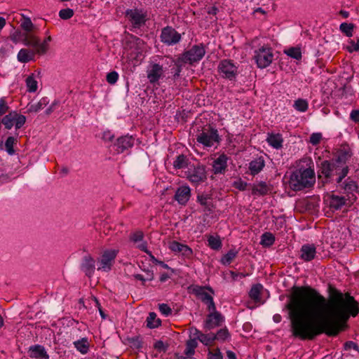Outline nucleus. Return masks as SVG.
Segmentation results:
<instances>
[{
	"label": "nucleus",
	"mask_w": 359,
	"mask_h": 359,
	"mask_svg": "<svg viewBox=\"0 0 359 359\" xmlns=\"http://www.w3.org/2000/svg\"><path fill=\"white\" fill-rule=\"evenodd\" d=\"M328 299L311 286H293L285 308L294 337L313 340L320 334L335 337L347 327L350 316L359 313L358 302L348 292L331 285Z\"/></svg>",
	"instance_id": "1"
},
{
	"label": "nucleus",
	"mask_w": 359,
	"mask_h": 359,
	"mask_svg": "<svg viewBox=\"0 0 359 359\" xmlns=\"http://www.w3.org/2000/svg\"><path fill=\"white\" fill-rule=\"evenodd\" d=\"M318 177L323 184L332 181L341 182L348 175L349 168L348 165H338L334 160H323L317 163Z\"/></svg>",
	"instance_id": "2"
},
{
	"label": "nucleus",
	"mask_w": 359,
	"mask_h": 359,
	"mask_svg": "<svg viewBox=\"0 0 359 359\" xmlns=\"http://www.w3.org/2000/svg\"><path fill=\"white\" fill-rule=\"evenodd\" d=\"M315 182V172L311 168L298 169L290 177L289 186L293 191L311 187Z\"/></svg>",
	"instance_id": "3"
},
{
	"label": "nucleus",
	"mask_w": 359,
	"mask_h": 359,
	"mask_svg": "<svg viewBox=\"0 0 359 359\" xmlns=\"http://www.w3.org/2000/svg\"><path fill=\"white\" fill-rule=\"evenodd\" d=\"M189 289L191 292L198 298L204 304L207 306V310L215 309V303L214 302L213 296L215 295V290L209 285L201 286L198 285H192Z\"/></svg>",
	"instance_id": "4"
},
{
	"label": "nucleus",
	"mask_w": 359,
	"mask_h": 359,
	"mask_svg": "<svg viewBox=\"0 0 359 359\" xmlns=\"http://www.w3.org/2000/svg\"><path fill=\"white\" fill-rule=\"evenodd\" d=\"M196 140L204 147H210L215 144H218L221 139L217 130L208 125L203 127L202 130L198 132Z\"/></svg>",
	"instance_id": "5"
},
{
	"label": "nucleus",
	"mask_w": 359,
	"mask_h": 359,
	"mask_svg": "<svg viewBox=\"0 0 359 359\" xmlns=\"http://www.w3.org/2000/svg\"><path fill=\"white\" fill-rule=\"evenodd\" d=\"M185 174L187 180L194 185L201 184L207 180L205 166L201 163L190 165Z\"/></svg>",
	"instance_id": "6"
},
{
	"label": "nucleus",
	"mask_w": 359,
	"mask_h": 359,
	"mask_svg": "<svg viewBox=\"0 0 359 359\" xmlns=\"http://www.w3.org/2000/svg\"><path fill=\"white\" fill-rule=\"evenodd\" d=\"M254 59L259 68L269 67L273 60L272 48L269 46H263L255 50Z\"/></svg>",
	"instance_id": "7"
},
{
	"label": "nucleus",
	"mask_w": 359,
	"mask_h": 359,
	"mask_svg": "<svg viewBox=\"0 0 359 359\" xmlns=\"http://www.w3.org/2000/svg\"><path fill=\"white\" fill-rule=\"evenodd\" d=\"M218 72L219 75L229 81L236 79L238 75V67L230 60H222L218 65Z\"/></svg>",
	"instance_id": "8"
},
{
	"label": "nucleus",
	"mask_w": 359,
	"mask_h": 359,
	"mask_svg": "<svg viewBox=\"0 0 359 359\" xmlns=\"http://www.w3.org/2000/svg\"><path fill=\"white\" fill-rule=\"evenodd\" d=\"M125 16L135 29L144 26L147 21V13L142 9H128L126 11Z\"/></svg>",
	"instance_id": "9"
},
{
	"label": "nucleus",
	"mask_w": 359,
	"mask_h": 359,
	"mask_svg": "<svg viewBox=\"0 0 359 359\" xmlns=\"http://www.w3.org/2000/svg\"><path fill=\"white\" fill-rule=\"evenodd\" d=\"M161 41L168 46H175L182 40V35L171 26H166L161 29Z\"/></svg>",
	"instance_id": "10"
},
{
	"label": "nucleus",
	"mask_w": 359,
	"mask_h": 359,
	"mask_svg": "<svg viewBox=\"0 0 359 359\" xmlns=\"http://www.w3.org/2000/svg\"><path fill=\"white\" fill-rule=\"evenodd\" d=\"M205 54V47L203 43H201L193 46L189 50L184 51L180 55L188 64L193 65L200 61Z\"/></svg>",
	"instance_id": "11"
},
{
	"label": "nucleus",
	"mask_w": 359,
	"mask_h": 359,
	"mask_svg": "<svg viewBox=\"0 0 359 359\" xmlns=\"http://www.w3.org/2000/svg\"><path fill=\"white\" fill-rule=\"evenodd\" d=\"M117 251L115 250H105L98 260L100 266L97 270L106 272L109 271L114 263Z\"/></svg>",
	"instance_id": "12"
},
{
	"label": "nucleus",
	"mask_w": 359,
	"mask_h": 359,
	"mask_svg": "<svg viewBox=\"0 0 359 359\" xmlns=\"http://www.w3.org/2000/svg\"><path fill=\"white\" fill-rule=\"evenodd\" d=\"M135 139L132 135H126L118 137L113 144L117 154L128 151L134 146Z\"/></svg>",
	"instance_id": "13"
},
{
	"label": "nucleus",
	"mask_w": 359,
	"mask_h": 359,
	"mask_svg": "<svg viewBox=\"0 0 359 359\" xmlns=\"http://www.w3.org/2000/svg\"><path fill=\"white\" fill-rule=\"evenodd\" d=\"M80 270L90 279L95 271V260L89 254L86 255L81 259Z\"/></svg>",
	"instance_id": "14"
},
{
	"label": "nucleus",
	"mask_w": 359,
	"mask_h": 359,
	"mask_svg": "<svg viewBox=\"0 0 359 359\" xmlns=\"http://www.w3.org/2000/svg\"><path fill=\"white\" fill-rule=\"evenodd\" d=\"M147 79L151 84L157 83L163 74V66L158 64L151 62L148 67Z\"/></svg>",
	"instance_id": "15"
},
{
	"label": "nucleus",
	"mask_w": 359,
	"mask_h": 359,
	"mask_svg": "<svg viewBox=\"0 0 359 359\" xmlns=\"http://www.w3.org/2000/svg\"><path fill=\"white\" fill-rule=\"evenodd\" d=\"M210 313L207 316L205 320L204 327L207 330H212L214 327L220 326L224 320V318L222 314L218 312L216 309L209 311Z\"/></svg>",
	"instance_id": "16"
},
{
	"label": "nucleus",
	"mask_w": 359,
	"mask_h": 359,
	"mask_svg": "<svg viewBox=\"0 0 359 359\" xmlns=\"http://www.w3.org/2000/svg\"><path fill=\"white\" fill-rule=\"evenodd\" d=\"M339 187L344 190V192L347 194L348 199L354 196L353 193L358 191L357 182L350 177H347L344 180H342L341 182H337Z\"/></svg>",
	"instance_id": "17"
},
{
	"label": "nucleus",
	"mask_w": 359,
	"mask_h": 359,
	"mask_svg": "<svg viewBox=\"0 0 359 359\" xmlns=\"http://www.w3.org/2000/svg\"><path fill=\"white\" fill-rule=\"evenodd\" d=\"M191 197V189L187 185L179 187L175 194L174 199L181 205H185Z\"/></svg>",
	"instance_id": "18"
},
{
	"label": "nucleus",
	"mask_w": 359,
	"mask_h": 359,
	"mask_svg": "<svg viewBox=\"0 0 359 359\" xmlns=\"http://www.w3.org/2000/svg\"><path fill=\"white\" fill-rule=\"evenodd\" d=\"M227 160L228 156L222 154L213 161L212 168L215 175L225 172L227 168Z\"/></svg>",
	"instance_id": "19"
},
{
	"label": "nucleus",
	"mask_w": 359,
	"mask_h": 359,
	"mask_svg": "<svg viewBox=\"0 0 359 359\" xmlns=\"http://www.w3.org/2000/svg\"><path fill=\"white\" fill-rule=\"evenodd\" d=\"M300 257L305 262L313 260L316 254V248L313 244L303 245L300 250Z\"/></svg>",
	"instance_id": "20"
},
{
	"label": "nucleus",
	"mask_w": 359,
	"mask_h": 359,
	"mask_svg": "<svg viewBox=\"0 0 359 359\" xmlns=\"http://www.w3.org/2000/svg\"><path fill=\"white\" fill-rule=\"evenodd\" d=\"M29 356L32 358L48 359L49 355L47 353L45 348L41 345H34L29 348Z\"/></svg>",
	"instance_id": "21"
},
{
	"label": "nucleus",
	"mask_w": 359,
	"mask_h": 359,
	"mask_svg": "<svg viewBox=\"0 0 359 359\" xmlns=\"http://www.w3.org/2000/svg\"><path fill=\"white\" fill-rule=\"evenodd\" d=\"M351 151L348 147L340 148L336 154V158L334 161L338 165H346V163L351 157Z\"/></svg>",
	"instance_id": "22"
},
{
	"label": "nucleus",
	"mask_w": 359,
	"mask_h": 359,
	"mask_svg": "<svg viewBox=\"0 0 359 359\" xmlns=\"http://www.w3.org/2000/svg\"><path fill=\"white\" fill-rule=\"evenodd\" d=\"M265 166V161L262 156L255 158L249 163V170L253 176L259 173Z\"/></svg>",
	"instance_id": "23"
},
{
	"label": "nucleus",
	"mask_w": 359,
	"mask_h": 359,
	"mask_svg": "<svg viewBox=\"0 0 359 359\" xmlns=\"http://www.w3.org/2000/svg\"><path fill=\"white\" fill-rule=\"evenodd\" d=\"M266 140L274 149H280L283 147V138L280 133H268Z\"/></svg>",
	"instance_id": "24"
},
{
	"label": "nucleus",
	"mask_w": 359,
	"mask_h": 359,
	"mask_svg": "<svg viewBox=\"0 0 359 359\" xmlns=\"http://www.w3.org/2000/svg\"><path fill=\"white\" fill-rule=\"evenodd\" d=\"M36 54H37L36 50L22 48L18 53V60L22 63L29 62L34 60Z\"/></svg>",
	"instance_id": "25"
},
{
	"label": "nucleus",
	"mask_w": 359,
	"mask_h": 359,
	"mask_svg": "<svg viewBox=\"0 0 359 359\" xmlns=\"http://www.w3.org/2000/svg\"><path fill=\"white\" fill-rule=\"evenodd\" d=\"M347 200L344 196L332 194L329 198V206L334 210H340L346 204Z\"/></svg>",
	"instance_id": "26"
},
{
	"label": "nucleus",
	"mask_w": 359,
	"mask_h": 359,
	"mask_svg": "<svg viewBox=\"0 0 359 359\" xmlns=\"http://www.w3.org/2000/svg\"><path fill=\"white\" fill-rule=\"evenodd\" d=\"M22 42L25 46H31L34 50H37L39 45V39L32 34L25 33L23 34Z\"/></svg>",
	"instance_id": "27"
},
{
	"label": "nucleus",
	"mask_w": 359,
	"mask_h": 359,
	"mask_svg": "<svg viewBox=\"0 0 359 359\" xmlns=\"http://www.w3.org/2000/svg\"><path fill=\"white\" fill-rule=\"evenodd\" d=\"M173 62L175 67L172 69V71H173V79L175 80L180 77L183 67L188 63L180 55L173 60Z\"/></svg>",
	"instance_id": "28"
},
{
	"label": "nucleus",
	"mask_w": 359,
	"mask_h": 359,
	"mask_svg": "<svg viewBox=\"0 0 359 359\" xmlns=\"http://www.w3.org/2000/svg\"><path fill=\"white\" fill-rule=\"evenodd\" d=\"M271 191V187L264 182H260L255 184L252 189V194H259L260 196L266 195Z\"/></svg>",
	"instance_id": "29"
},
{
	"label": "nucleus",
	"mask_w": 359,
	"mask_h": 359,
	"mask_svg": "<svg viewBox=\"0 0 359 359\" xmlns=\"http://www.w3.org/2000/svg\"><path fill=\"white\" fill-rule=\"evenodd\" d=\"M263 290V285L260 283L253 285L249 292V297L255 302L259 303L261 302L260 294Z\"/></svg>",
	"instance_id": "30"
},
{
	"label": "nucleus",
	"mask_w": 359,
	"mask_h": 359,
	"mask_svg": "<svg viewBox=\"0 0 359 359\" xmlns=\"http://www.w3.org/2000/svg\"><path fill=\"white\" fill-rule=\"evenodd\" d=\"M197 201L204 208L205 210L212 212L214 205L211 201V198L208 195H198Z\"/></svg>",
	"instance_id": "31"
},
{
	"label": "nucleus",
	"mask_w": 359,
	"mask_h": 359,
	"mask_svg": "<svg viewBox=\"0 0 359 359\" xmlns=\"http://www.w3.org/2000/svg\"><path fill=\"white\" fill-rule=\"evenodd\" d=\"M74 346L78 351L82 354H86L89 350V343L86 337L74 341Z\"/></svg>",
	"instance_id": "32"
},
{
	"label": "nucleus",
	"mask_w": 359,
	"mask_h": 359,
	"mask_svg": "<svg viewBox=\"0 0 359 359\" xmlns=\"http://www.w3.org/2000/svg\"><path fill=\"white\" fill-rule=\"evenodd\" d=\"M147 326L150 329L158 327L161 325V320L157 318L156 313L150 312L146 320Z\"/></svg>",
	"instance_id": "33"
},
{
	"label": "nucleus",
	"mask_w": 359,
	"mask_h": 359,
	"mask_svg": "<svg viewBox=\"0 0 359 359\" xmlns=\"http://www.w3.org/2000/svg\"><path fill=\"white\" fill-rule=\"evenodd\" d=\"M49 100L48 97H42L37 103L30 104L27 110L29 112L36 113L47 106Z\"/></svg>",
	"instance_id": "34"
},
{
	"label": "nucleus",
	"mask_w": 359,
	"mask_h": 359,
	"mask_svg": "<svg viewBox=\"0 0 359 359\" xmlns=\"http://www.w3.org/2000/svg\"><path fill=\"white\" fill-rule=\"evenodd\" d=\"M189 165V159L187 156L180 154L177 156L173 162V167L176 170L183 169Z\"/></svg>",
	"instance_id": "35"
},
{
	"label": "nucleus",
	"mask_w": 359,
	"mask_h": 359,
	"mask_svg": "<svg viewBox=\"0 0 359 359\" xmlns=\"http://www.w3.org/2000/svg\"><path fill=\"white\" fill-rule=\"evenodd\" d=\"M238 254V250L235 249H231L221 258L220 262L225 266L229 265L237 257Z\"/></svg>",
	"instance_id": "36"
},
{
	"label": "nucleus",
	"mask_w": 359,
	"mask_h": 359,
	"mask_svg": "<svg viewBox=\"0 0 359 359\" xmlns=\"http://www.w3.org/2000/svg\"><path fill=\"white\" fill-rule=\"evenodd\" d=\"M198 346V342L196 338L189 339L186 343L184 354L191 356L194 354L195 348Z\"/></svg>",
	"instance_id": "37"
},
{
	"label": "nucleus",
	"mask_w": 359,
	"mask_h": 359,
	"mask_svg": "<svg viewBox=\"0 0 359 359\" xmlns=\"http://www.w3.org/2000/svg\"><path fill=\"white\" fill-rule=\"evenodd\" d=\"M284 53L295 60H301L302 57L301 48L299 47H291L284 50Z\"/></svg>",
	"instance_id": "38"
},
{
	"label": "nucleus",
	"mask_w": 359,
	"mask_h": 359,
	"mask_svg": "<svg viewBox=\"0 0 359 359\" xmlns=\"http://www.w3.org/2000/svg\"><path fill=\"white\" fill-rule=\"evenodd\" d=\"M208 242V246L214 250H219L222 248V241L218 236H209Z\"/></svg>",
	"instance_id": "39"
},
{
	"label": "nucleus",
	"mask_w": 359,
	"mask_h": 359,
	"mask_svg": "<svg viewBox=\"0 0 359 359\" xmlns=\"http://www.w3.org/2000/svg\"><path fill=\"white\" fill-rule=\"evenodd\" d=\"M275 242V236L269 232H266L262 235L261 244L263 246H271Z\"/></svg>",
	"instance_id": "40"
},
{
	"label": "nucleus",
	"mask_w": 359,
	"mask_h": 359,
	"mask_svg": "<svg viewBox=\"0 0 359 359\" xmlns=\"http://www.w3.org/2000/svg\"><path fill=\"white\" fill-rule=\"evenodd\" d=\"M354 28L355 25L353 23L342 22L339 26V30L348 37L353 36Z\"/></svg>",
	"instance_id": "41"
},
{
	"label": "nucleus",
	"mask_w": 359,
	"mask_h": 359,
	"mask_svg": "<svg viewBox=\"0 0 359 359\" xmlns=\"http://www.w3.org/2000/svg\"><path fill=\"white\" fill-rule=\"evenodd\" d=\"M17 139L14 137H8L5 142V149L9 155L15 154V151L13 149V146L16 144Z\"/></svg>",
	"instance_id": "42"
},
{
	"label": "nucleus",
	"mask_w": 359,
	"mask_h": 359,
	"mask_svg": "<svg viewBox=\"0 0 359 359\" xmlns=\"http://www.w3.org/2000/svg\"><path fill=\"white\" fill-rule=\"evenodd\" d=\"M293 107L298 111L305 112L309 108V104L306 100L299 98L294 101Z\"/></svg>",
	"instance_id": "43"
},
{
	"label": "nucleus",
	"mask_w": 359,
	"mask_h": 359,
	"mask_svg": "<svg viewBox=\"0 0 359 359\" xmlns=\"http://www.w3.org/2000/svg\"><path fill=\"white\" fill-rule=\"evenodd\" d=\"M51 36H48L44 39V41L42 43L39 41V45L36 50V53L38 55H42L47 52V50H48V43L51 41Z\"/></svg>",
	"instance_id": "44"
},
{
	"label": "nucleus",
	"mask_w": 359,
	"mask_h": 359,
	"mask_svg": "<svg viewBox=\"0 0 359 359\" xmlns=\"http://www.w3.org/2000/svg\"><path fill=\"white\" fill-rule=\"evenodd\" d=\"M15 114H13V111L10 112L8 114L6 115L2 119L1 123L4 125L6 129H11L14 126V118Z\"/></svg>",
	"instance_id": "45"
},
{
	"label": "nucleus",
	"mask_w": 359,
	"mask_h": 359,
	"mask_svg": "<svg viewBox=\"0 0 359 359\" xmlns=\"http://www.w3.org/2000/svg\"><path fill=\"white\" fill-rule=\"evenodd\" d=\"M26 85L29 92L34 93L36 91L38 88L37 81L34 79L33 76H29L26 79Z\"/></svg>",
	"instance_id": "46"
},
{
	"label": "nucleus",
	"mask_w": 359,
	"mask_h": 359,
	"mask_svg": "<svg viewBox=\"0 0 359 359\" xmlns=\"http://www.w3.org/2000/svg\"><path fill=\"white\" fill-rule=\"evenodd\" d=\"M199 341L205 346L211 345L215 341L214 334H205L203 333L200 334Z\"/></svg>",
	"instance_id": "47"
},
{
	"label": "nucleus",
	"mask_w": 359,
	"mask_h": 359,
	"mask_svg": "<svg viewBox=\"0 0 359 359\" xmlns=\"http://www.w3.org/2000/svg\"><path fill=\"white\" fill-rule=\"evenodd\" d=\"M13 114L16 115L14 116V125L15 128L20 129L25 123L26 117L24 115L18 114L16 111H13Z\"/></svg>",
	"instance_id": "48"
},
{
	"label": "nucleus",
	"mask_w": 359,
	"mask_h": 359,
	"mask_svg": "<svg viewBox=\"0 0 359 359\" xmlns=\"http://www.w3.org/2000/svg\"><path fill=\"white\" fill-rule=\"evenodd\" d=\"M144 237V232L141 230L135 231L130 233V241L133 243L142 241Z\"/></svg>",
	"instance_id": "49"
},
{
	"label": "nucleus",
	"mask_w": 359,
	"mask_h": 359,
	"mask_svg": "<svg viewBox=\"0 0 359 359\" xmlns=\"http://www.w3.org/2000/svg\"><path fill=\"white\" fill-rule=\"evenodd\" d=\"M74 15V11L72 8H65L59 11V17L62 20H69Z\"/></svg>",
	"instance_id": "50"
},
{
	"label": "nucleus",
	"mask_w": 359,
	"mask_h": 359,
	"mask_svg": "<svg viewBox=\"0 0 359 359\" xmlns=\"http://www.w3.org/2000/svg\"><path fill=\"white\" fill-rule=\"evenodd\" d=\"M20 26L25 31H26V33L31 32L34 28V25L29 18H25L21 22Z\"/></svg>",
	"instance_id": "51"
},
{
	"label": "nucleus",
	"mask_w": 359,
	"mask_h": 359,
	"mask_svg": "<svg viewBox=\"0 0 359 359\" xmlns=\"http://www.w3.org/2000/svg\"><path fill=\"white\" fill-rule=\"evenodd\" d=\"M229 334L227 329H220L216 334H214L215 340H222L224 341Z\"/></svg>",
	"instance_id": "52"
},
{
	"label": "nucleus",
	"mask_w": 359,
	"mask_h": 359,
	"mask_svg": "<svg viewBox=\"0 0 359 359\" xmlns=\"http://www.w3.org/2000/svg\"><path fill=\"white\" fill-rule=\"evenodd\" d=\"M118 79V74L116 72L112 71L107 74L106 80L109 84H114Z\"/></svg>",
	"instance_id": "53"
},
{
	"label": "nucleus",
	"mask_w": 359,
	"mask_h": 359,
	"mask_svg": "<svg viewBox=\"0 0 359 359\" xmlns=\"http://www.w3.org/2000/svg\"><path fill=\"white\" fill-rule=\"evenodd\" d=\"M322 140V134L320 133H314L311 135L309 142L316 146Z\"/></svg>",
	"instance_id": "54"
},
{
	"label": "nucleus",
	"mask_w": 359,
	"mask_h": 359,
	"mask_svg": "<svg viewBox=\"0 0 359 359\" xmlns=\"http://www.w3.org/2000/svg\"><path fill=\"white\" fill-rule=\"evenodd\" d=\"M9 107L7 104L6 97L0 98V116H3L8 111Z\"/></svg>",
	"instance_id": "55"
},
{
	"label": "nucleus",
	"mask_w": 359,
	"mask_h": 359,
	"mask_svg": "<svg viewBox=\"0 0 359 359\" xmlns=\"http://www.w3.org/2000/svg\"><path fill=\"white\" fill-rule=\"evenodd\" d=\"M158 309L160 312L165 316H168L172 313L171 308L167 304H158Z\"/></svg>",
	"instance_id": "56"
},
{
	"label": "nucleus",
	"mask_w": 359,
	"mask_h": 359,
	"mask_svg": "<svg viewBox=\"0 0 359 359\" xmlns=\"http://www.w3.org/2000/svg\"><path fill=\"white\" fill-rule=\"evenodd\" d=\"M182 243H180L175 241H172L169 244V249L175 252H180V251L182 250Z\"/></svg>",
	"instance_id": "57"
},
{
	"label": "nucleus",
	"mask_w": 359,
	"mask_h": 359,
	"mask_svg": "<svg viewBox=\"0 0 359 359\" xmlns=\"http://www.w3.org/2000/svg\"><path fill=\"white\" fill-rule=\"evenodd\" d=\"M233 186L234 188L240 191H244L247 188L248 183L246 182L243 181L241 179H238V180L233 182Z\"/></svg>",
	"instance_id": "58"
},
{
	"label": "nucleus",
	"mask_w": 359,
	"mask_h": 359,
	"mask_svg": "<svg viewBox=\"0 0 359 359\" xmlns=\"http://www.w3.org/2000/svg\"><path fill=\"white\" fill-rule=\"evenodd\" d=\"M137 248L141 251L147 253L151 258V259H155V257L153 256L151 252L147 249V242H143V243H140V245H138Z\"/></svg>",
	"instance_id": "59"
},
{
	"label": "nucleus",
	"mask_w": 359,
	"mask_h": 359,
	"mask_svg": "<svg viewBox=\"0 0 359 359\" xmlns=\"http://www.w3.org/2000/svg\"><path fill=\"white\" fill-rule=\"evenodd\" d=\"M350 46H348L347 49L350 53L354 51H359V39H358L357 42H355L353 40H351Z\"/></svg>",
	"instance_id": "60"
},
{
	"label": "nucleus",
	"mask_w": 359,
	"mask_h": 359,
	"mask_svg": "<svg viewBox=\"0 0 359 359\" xmlns=\"http://www.w3.org/2000/svg\"><path fill=\"white\" fill-rule=\"evenodd\" d=\"M208 358L209 359H223V355L222 353L220 352V350L219 348H217L215 350V351L209 352L208 354Z\"/></svg>",
	"instance_id": "61"
},
{
	"label": "nucleus",
	"mask_w": 359,
	"mask_h": 359,
	"mask_svg": "<svg viewBox=\"0 0 359 359\" xmlns=\"http://www.w3.org/2000/svg\"><path fill=\"white\" fill-rule=\"evenodd\" d=\"M23 38V34H21L20 32H15L11 36V40L15 43H18V42L21 41Z\"/></svg>",
	"instance_id": "62"
},
{
	"label": "nucleus",
	"mask_w": 359,
	"mask_h": 359,
	"mask_svg": "<svg viewBox=\"0 0 359 359\" xmlns=\"http://www.w3.org/2000/svg\"><path fill=\"white\" fill-rule=\"evenodd\" d=\"M180 252L184 256H187V257L191 256L193 253L191 248H190L188 245H184V244H183L182 250L180 251Z\"/></svg>",
	"instance_id": "63"
},
{
	"label": "nucleus",
	"mask_w": 359,
	"mask_h": 359,
	"mask_svg": "<svg viewBox=\"0 0 359 359\" xmlns=\"http://www.w3.org/2000/svg\"><path fill=\"white\" fill-rule=\"evenodd\" d=\"M350 118L356 123H359V110L355 109L351 112Z\"/></svg>",
	"instance_id": "64"
}]
</instances>
